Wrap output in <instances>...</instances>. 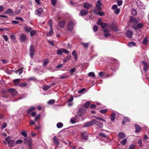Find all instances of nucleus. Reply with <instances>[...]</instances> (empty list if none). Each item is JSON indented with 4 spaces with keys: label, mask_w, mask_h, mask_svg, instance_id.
Masks as SVG:
<instances>
[{
    "label": "nucleus",
    "mask_w": 149,
    "mask_h": 149,
    "mask_svg": "<svg viewBox=\"0 0 149 149\" xmlns=\"http://www.w3.org/2000/svg\"><path fill=\"white\" fill-rule=\"evenodd\" d=\"M40 115L38 114L37 116L35 118V121H37L38 120L40 119Z\"/></svg>",
    "instance_id": "64"
},
{
    "label": "nucleus",
    "mask_w": 149,
    "mask_h": 149,
    "mask_svg": "<svg viewBox=\"0 0 149 149\" xmlns=\"http://www.w3.org/2000/svg\"><path fill=\"white\" fill-rule=\"evenodd\" d=\"M88 13V11L85 10H81L80 11V15L81 16H84V15H85Z\"/></svg>",
    "instance_id": "22"
},
{
    "label": "nucleus",
    "mask_w": 149,
    "mask_h": 149,
    "mask_svg": "<svg viewBox=\"0 0 149 149\" xmlns=\"http://www.w3.org/2000/svg\"><path fill=\"white\" fill-rule=\"evenodd\" d=\"M117 1V4L118 6H120L121 5H122L123 3V1L122 0H118V1Z\"/></svg>",
    "instance_id": "53"
},
{
    "label": "nucleus",
    "mask_w": 149,
    "mask_h": 149,
    "mask_svg": "<svg viewBox=\"0 0 149 149\" xmlns=\"http://www.w3.org/2000/svg\"><path fill=\"white\" fill-rule=\"evenodd\" d=\"M32 28L31 27H29L28 26H26L24 28V30L27 33H30L32 29Z\"/></svg>",
    "instance_id": "28"
},
{
    "label": "nucleus",
    "mask_w": 149,
    "mask_h": 149,
    "mask_svg": "<svg viewBox=\"0 0 149 149\" xmlns=\"http://www.w3.org/2000/svg\"><path fill=\"white\" fill-rule=\"evenodd\" d=\"M116 115V114L115 113H113L112 114L111 117V120L113 121H114V120Z\"/></svg>",
    "instance_id": "35"
},
{
    "label": "nucleus",
    "mask_w": 149,
    "mask_h": 149,
    "mask_svg": "<svg viewBox=\"0 0 149 149\" xmlns=\"http://www.w3.org/2000/svg\"><path fill=\"white\" fill-rule=\"evenodd\" d=\"M72 54L73 56L74 57L75 60L76 61L77 60V54L76 51V50H74L72 53Z\"/></svg>",
    "instance_id": "23"
},
{
    "label": "nucleus",
    "mask_w": 149,
    "mask_h": 149,
    "mask_svg": "<svg viewBox=\"0 0 149 149\" xmlns=\"http://www.w3.org/2000/svg\"><path fill=\"white\" fill-rule=\"evenodd\" d=\"M13 13V11L12 10L10 9H8L7 11L4 14H5L6 13Z\"/></svg>",
    "instance_id": "62"
},
{
    "label": "nucleus",
    "mask_w": 149,
    "mask_h": 149,
    "mask_svg": "<svg viewBox=\"0 0 149 149\" xmlns=\"http://www.w3.org/2000/svg\"><path fill=\"white\" fill-rule=\"evenodd\" d=\"M14 140H10L8 142V143L10 146L11 147L13 146H14Z\"/></svg>",
    "instance_id": "26"
},
{
    "label": "nucleus",
    "mask_w": 149,
    "mask_h": 149,
    "mask_svg": "<svg viewBox=\"0 0 149 149\" xmlns=\"http://www.w3.org/2000/svg\"><path fill=\"white\" fill-rule=\"evenodd\" d=\"M2 37L5 41H7L8 40V36L6 35H3L2 36Z\"/></svg>",
    "instance_id": "49"
},
{
    "label": "nucleus",
    "mask_w": 149,
    "mask_h": 149,
    "mask_svg": "<svg viewBox=\"0 0 149 149\" xmlns=\"http://www.w3.org/2000/svg\"><path fill=\"white\" fill-rule=\"evenodd\" d=\"M43 9L41 8H38L35 11V14L38 15H40L42 13Z\"/></svg>",
    "instance_id": "13"
},
{
    "label": "nucleus",
    "mask_w": 149,
    "mask_h": 149,
    "mask_svg": "<svg viewBox=\"0 0 149 149\" xmlns=\"http://www.w3.org/2000/svg\"><path fill=\"white\" fill-rule=\"evenodd\" d=\"M99 76L101 77H103V78H105L109 77V75L108 74L106 73H103L102 72H101L98 73Z\"/></svg>",
    "instance_id": "9"
},
{
    "label": "nucleus",
    "mask_w": 149,
    "mask_h": 149,
    "mask_svg": "<svg viewBox=\"0 0 149 149\" xmlns=\"http://www.w3.org/2000/svg\"><path fill=\"white\" fill-rule=\"evenodd\" d=\"M98 29V27L96 26V25H94L93 27V30L95 32H96L97 31V29Z\"/></svg>",
    "instance_id": "57"
},
{
    "label": "nucleus",
    "mask_w": 149,
    "mask_h": 149,
    "mask_svg": "<svg viewBox=\"0 0 149 149\" xmlns=\"http://www.w3.org/2000/svg\"><path fill=\"white\" fill-rule=\"evenodd\" d=\"M127 139H125L120 142V143L123 145H125L127 143Z\"/></svg>",
    "instance_id": "38"
},
{
    "label": "nucleus",
    "mask_w": 149,
    "mask_h": 149,
    "mask_svg": "<svg viewBox=\"0 0 149 149\" xmlns=\"http://www.w3.org/2000/svg\"><path fill=\"white\" fill-rule=\"evenodd\" d=\"M134 126L136 129L135 132L136 133L139 132L141 129V127L138 125L136 124H135Z\"/></svg>",
    "instance_id": "16"
},
{
    "label": "nucleus",
    "mask_w": 149,
    "mask_h": 149,
    "mask_svg": "<svg viewBox=\"0 0 149 149\" xmlns=\"http://www.w3.org/2000/svg\"><path fill=\"white\" fill-rule=\"evenodd\" d=\"M55 101L54 100H50L48 102V104H52L54 103Z\"/></svg>",
    "instance_id": "50"
},
{
    "label": "nucleus",
    "mask_w": 149,
    "mask_h": 149,
    "mask_svg": "<svg viewBox=\"0 0 149 149\" xmlns=\"http://www.w3.org/2000/svg\"><path fill=\"white\" fill-rule=\"evenodd\" d=\"M20 79H17L13 80V82L16 86L18 85L20 83Z\"/></svg>",
    "instance_id": "27"
},
{
    "label": "nucleus",
    "mask_w": 149,
    "mask_h": 149,
    "mask_svg": "<svg viewBox=\"0 0 149 149\" xmlns=\"http://www.w3.org/2000/svg\"><path fill=\"white\" fill-rule=\"evenodd\" d=\"M135 146L134 145H130L129 147V149H134L135 148Z\"/></svg>",
    "instance_id": "59"
},
{
    "label": "nucleus",
    "mask_w": 149,
    "mask_h": 149,
    "mask_svg": "<svg viewBox=\"0 0 149 149\" xmlns=\"http://www.w3.org/2000/svg\"><path fill=\"white\" fill-rule=\"evenodd\" d=\"M108 109H102L100 110V112L101 113H106Z\"/></svg>",
    "instance_id": "47"
},
{
    "label": "nucleus",
    "mask_w": 149,
    "mask_h": 149,
    "mask_svg": "<svg viewBox=\"0 0 149 149\" xmlns=\"http://www.w3.org/2000/svg\"><path fill=\"white\" fill-rule=\"evenodd\" d=\"M88 75L89 77H95V75L94 72H89Z\"/></svg>",
    "instance_id": "41"
},
{
    "label": "nucleus",
    "mask_w": 149,
    "mask_h": 149,
    "mask_svg": "<svg viewBox=\"0 0 149 149\" xmlns=\"http://www.w3.org/2000/svg\"><path fill=\"white\" fill-rule=\"evenodd\" d=\"M81 136L84 140H87L88 139V134L86 132H84L81 133Z\"/></svg>",
    "instance_id": "8"
},
{
    "label": "nucleus",
    "mask_w": 149,
    "mask_h": 149,
    "mask_svg": "<svg viewBox=\"0 0 149 149\" xmlns=\"http://www.w3.org/2000/svg\"><path fill=\"white\" fill-rule=\"evenodd\" d=\"M50 88V86L48 85L43 86V89L44 90L46 91Z\"/></svg>",
    "instance_id": "36"
},
{
    "label": "nucleus",
    "mask_w": 149,
    "mask_h": 149,
    "mask_svg": "<svg viewBox=\"0 0 149 149\" xmlns=\"http://www.w3.org/2000/svg\"><path fill=\"white\" fill-rule=\"evenodd\" d=\"M110 25V24H107L103 22L100 24V26L102 29L103 31L104 32H107L109 31L108 29L109 27H108V26Z\"/></svg>",
    "instance_id": "1"
},
{
    "label": "nucleus",
    "mask_w": 149,
    "mask_h": 149,
    "mask_svg": "<svg viewBox=\"0 0 149 149\" xmlns=\"http://www.w3.org/2000/svg\"><path fill=\"white\" fill-rule=\"evenodd\" d=\"M133 32L131 31H127L126 33V36L129 38H131L132 37V35L133 34Z\"/></svg>",
    "instance_id": "12"
},
{
    "label": "nucleus",
    "mask_w": 149,
    "mask_h": 149,
    "mask_svg": "<svg viewBox=\"0 0 149 149\" xmlns=\"http://www.w3.org/2000/svg\"><path fill=\"white\" fill-rule=\"evenodd\" d=\"M85 112L84 108L81 107L79 109L77 112V113L79 116H81Z\"/></svg>",
    "instance_id": "7"
},
{
    "label": "nucleus",
    "mask_w": 149,
    "mask_h": 149,
    "mask_svg": "<svg viewBox=\"0 0 149 149\" xmlns=\"http://www.w3.org/2000/svg\"><path fill=\"white\" fill-rule=\"evenodd\" d=\"M54 142V143L57 146H58L59 144V142L57 138V137L55 136L52 138Z\"/></svg>",
    "instance_id": "18"
},
{
    "label": "nucleus",
    "mask_w": 149,
    "mask_h": 149,
    "mask_svg": "<svg viewBox=\"0 0 149 149\" xmlns=\"http://www.w3.org/2000/svg\"><path fill=\"white\" fill-rule=\"evenodd\" d=\"M148 42V39L147 38V37H146L143 41V43L144 45H146L147 44Z\"/></svg>",
    "instance_id": "43"
},
{
    "label": "nucleus",
    "mask_w": 149,
    "mask_h": 149,
    "mask_svg": "<svg viewBox=\"0 0 149 149\" xmlns=\"http://www.w3.org/2000/svg\"><path fill=\"white\" fill-rule=\"evenodd\" d=\"M21 11V9H18L16 11H15V12H14V15H17L19 14Z\"/></svg>",
    "instance_id": "46"
},
{
    "label": "nucleus",
    "mask_w": 149,
    "mask_h": 149,
    "mask_svg": "<svg viewBox=\"0 0 149 149\" xmlns=\"http://www.w3.org/2000/svg\"><path fill=\"white\" fill-rule=\"evenodd\" d=\"M36 31L32 29L30 32V36H32L34 35H35L36 34Z\"/></svg>",
    "instance_id": "30"
},
{
    "label": "nucleus",
    "mask_w": 149,
    "mask_h": 149,
    "mask_svg": "<svg viewBox=\"0 0 149 149\" xmlns=\"http://www.w3.org/2000/svg\"><path fill=\"white\" fill-rule=\"evenodd\" d=\"M77 69L76 68H71L70 69L68 70V71H70V72L71 73H72L73 72H75Z\"/></svg>",
    "instance_id": "37"
},
{
    "label": "nucleus",
    "mask_w": 149,
    "mask_h": 149,
    "mask_svg": "<svg viewBox=\"0 0 149 149\" xmlns=\"http://www.w3.org/2000/svg\"><path fill=\"white\" fill-rule=\"evenodd\" d=\"M93 117H94V118H95L97 119L100 120V121H102L103 122H104V123L106 122V120L104 118H102L100 117H99L93 116Z\"/></svg>",
    "instance_id": "24"
},
{
    "label": "nucleus",
    "mask_w": 149,
    "mask_h": 149,
    "mask_svg": "<svg viewBox=\"0 0 149 149\" xmlns=\"http://www.w3.org/2000/svg\"><path fill=\"white\" fill-rule=\"evenodd\" d=\"M56 126L58 128H61L63 127V124L59 122L57 123Z\"/></svg>",
    "instance_id": "40"
},
{
    "label": "nucleus",
    "mask_w": 149,
    "mask_h": 149,
    "mask_svg": "<svg viewBox=\"0 0 149 149\" xmlns=\"http://www.w3.org/2000/svg\"><path fill=\"white\" fill-rule=\"evenodd\" d=\"M90 104V102L89 101H87L84 104V107L86 108H88Z\"/></svg>",
    "instance_id": "39"
},
{
    "label": "nucleus",
    "mask_w": 149,
    "mask_h": 149,
    "mask_svg": "<svg viewBox=\"0 0 149 149\" xmlns=\"http://www.w3.org/2000/svg\"><path fill=\"white\" fill-rule=\"evenodd\" d=\"M68 77H69V76L68 75H65L61 76V77H60L59 78H60V79H65V78H67Z\"/></svg>",
    "instance_id": "60"
},
{
    "label": "nucleus",
    "mask_w": 149,
    "mask_h": 149,
    "mask_svg": "<svg viewBox=\"0 0 149 149\" xmlns=\"http://www.w3.org/2000/svg\"><path fill=\"white\" fill-rule=\"evenodd\" d=\"M35 52V50L33 46L31 45L30 47V57L31 58H33V56L34 55Z\"/></svg>",
    "instance_id": "4"
},
{
    "label": "nucleus",
    "mask_w": 149,
    "mask_h": 149,
    "mask_svg": "<svg viewBox=\"0 0 149 149\" xmlns=\"http://www.w3.org/2000/svg\"><path fill=\"white\" fill-rule=\"evenodd\" d=\"M138 143L140 145V146L141 147L142 146V140L141 139H139L137 141Z\"/></svg>",
    "instance_id": "54"
},
{
    "label": "nucleus",
    "mask_w": 149,
    "mask_h": 149,
    "mask_svg": "<svg viewBox=\"0 0 149 149\" xmlns=\"http://www.w3.org/2000/svg\"><path fill=\"white\" fill-rule=\"evenodd\" d=\"M54 32L52 29V27H50V31L49 32L47 33V36H49L53 34Z\"/></svg>",
    "instance_id": "31"
},
{
    "label": "nucleus",
    "mask_w": 149,
    "mask_h": 149,
    "mask_svg": "<svg viewBox=\"0 0 149 149\" xmlns=\"http://www.w3.org/2000/svg\"><path fill=\"white\" fill-rule=\"evenodd\" d=\"M8 91L13 95H15L17 93V92L16 90L13 88L9 89H8Z\"/></svg>",
    "instance_id": "10"
},
{
    "label": "nucleus",
    "mask_w": 149,
    "mask_h": 149,
    "mask_svg": "<svg viewBox=\"0 0 149 149\" xmlns=\"http://www.w3.org/2000/svg\"><path fill=\"white\" fill-rule=\"evenodd\" d=\"M94 125H96L98 127L102 128L103 127V124L101 122L97 121L95 119H94Z\"/></svg>",
    "instance_id": "5"
},
{
    "label": "nucleus",
    "mask_w": 149,
    "mask_h": 149,
    "mask_svg": "<svg viewBox=\"0 0 149 149\" xmlns=\"http://www.w3.org/2000/svg\"><path fill=\"white\" fill-rule=\"evenodd\" d=\"M51 1L52 5L53 6H54L56 3L57 0H51Z\"/></svg>",
    "instance_id": "55"
},
{
    "label": "nucleus",
    "mask_w": 149,
    "mask_h": 149,
    "mask_svg": "<svg viewBox=\"0 0 149 149\" xmlns=\"http://www.w3.org/2000/svg\"><path fill=\"white\" fill-rule=\"evenodd\" d=\"M108 27H109L108 29V30H109V31H110V30L114 31H118L116 26L113 24H110V25L108 26Z\"/></svg>",
    "instance_id": "6"
},
{
    "label": "nucleus",
    "mask_w": 149,
    "mask_h": 149,
    "mask_svg": "<svg viewBox=\"0 0 149 149\" xmlns=\"http://www.w3.org/2000/svg\"><path fill=\"white\" fill-rule=\"evenodd\" d=\"M77 116L75 115V116L71 118L70 120V122L73 124H75L76 122V120L77 119Z\"/></svg>",
    "instance_id": "15"
},
{
    "label": "nucleus",
    "mask_w": 149,
    "mask_h": 149,
    "mask_svg": "<svg viewBox=\"0 0 149 149\" xmlns=\"http://www.w3.org/2000/svg\"><path fill=\"white\" fill-rule=\"evenodd\" d=\"M75 24V23L72 21H70L68 24L67 26V30L70 31H72L74 26Z\"/></svg>",
    "instance_id": "2"
},
{
    "label": "nucleus",
    "mask_w": 149,
    "mask_h": 149,
    "mask_svg": "<svg viewBox=\"0 0 149 149\" xmlns=\"http://www.w3.org/2000/svg\"><path fill=\"white\" fill-rule=\"evenodd\" d=\"M35 109V108L34 107H31L30 109H28L27 113L28 114L31 113L32 111L34 110Z\"/></svg>",
    "instance_id": "34"
},
{
    "label": "nucleus",
    "mask_w": 149,
    "mask_h": 149,
    "mask_svg": "<svg viewBox=\"0 0 149 149\" xmlns=\"http://www.w3.org/2000/svg\"><path fill=\"white\" fill-rule=\"evenodd\" d=\"M143 27V25L142 24L140 23L137 24V26L136 25H134L133 27L136 30L138 29L141 28Z\"/></svg>",
    "instance_id": "11"
},
{
    "label": "nucleus",
    "mask_w": 149,
    "mask_h": 149,
    "mask_svg": "<svg viewBox=\"0 0 149 149\" xmlns=\"http://www.w3.org/2000/svg\"><path fill=\"white\" fill-rule=\"evenodd\" d=\"M101 5L102 4L100 3V1H98L97 2V3L96 5V8L98 10H101Z\"/></svg>",
    "instance_id": "21"
},
{
    "label": "nucleus",
    "mask_w": 149,
    "mask_h": 149,
    "mask_svg": "<svg viewBox=\"0 0 149 149\" xmlns=\"http://www.w3.org/2000/svg\"><path fill=\"white\" fill-rule=\"evenodd\" d=\"M137 11L135 9H132L131 10V13L132 15H136L137 14Z\"/></svg>",
    "instance_id": "42"
},
{
    "label": "nucleus",
    "mask_w": 149,
    "mask_h": 149,
    "mask_svg": "<svg viewBox=\"0 0 149 149\" xmlns=\"http://www.w3.org/2000/svg\"><path fill=\"white\" fill-rule=\"evenodd\" d=\"M23 141L21 139L17 140L16 142V144H20L22 143Z\"/></svg>",
    "instance_id": "63"
},
{
    "label": "nucleus",
    "mask_w": 149,
    "mask_h": 149,
    "mask_svg": "<svg viewBox=\"0 0 149 149\" xmlns=\"http://www.w3.org/2000/svg\"><path fill=\"white\" fill-rule=\"evenodd\" d=\"M29 124L30 125H35V122L32 120H30Z\"/></svg>",
    "instance_id": "58"
},
{
    "label": "nucleus",
    "mask_w": 149,
    "mask_h": 149,
    "mask_svg": "<svg viewBox=\"0 0 149 149\" xmlns=\"http://www.w3.org/2000/svg\"><path fill=\"white\" fill-rule=\"evenodd\" d=\"M118 136L120 138L123 139L125 137V135L124 133L120 132L118 134Z\"/></svg>",
    "instance_id": "25"
},
{
    "label": "nucleus",
    "mask_w": 149,
    "mask_h": 149,
    "mask_svg": "<svg viewBox=\"0 0 149 149\" xmlns=\"http://www.w3.org/2000/svg\"><path fill=\"white\" fill-rule=\"evenodd\" d=\"M49 63V60L48 59H45L44 60L43 65L44 66L46 65Z\"/></svg>",
    "instance_id": "44"
},
{
    "label": "nucleus",
    "mask_w": 149,
    "mask_h": 149,
    "mask_svg": "<svg viewBox=\"0 0 149 149\" xmlns=\"http://www.w3.org/2000/svg\"><path fill=\"white\" fill-rule=\"evenodd\" d=\"M94 125V119L86 122L84 124L83 126L84 127H87Z\"/></svg>",
    "instance_id": "3"
},
{
    "label": "nucleus",
    "mask_w": 149,
    "mask_h": 149,
    "mask_svg": "<svg viewBox=\"0 0 149 149\" xmlns=\"http://www.w3.org/2000/svg\"><path fill=\"white\" fill-rule=\"evenodd\" d=\"M48 23L49 24L50 26V27H52L53 26H52V20L50 19L48 21Z\"/></svg>",
    "instance_id": "52"
},
{
    "label": "nucleus",
    "mask_w": 149,
    "mask_h": 149,
    "mask_svg": "<svg viewBox=\"0 0 149 149\" xmlns=\"http://www.w3.org/2000/svg\"><path fill=\"white\" fill-rule=\"evenodd\" d=\"M63 52L62 48L61 49H59L57 50L56 54L58 55H61Z\"/></svg>",
    "instance_id": "32"
},
{
    "label": "nucleus",
    "mask_w": 149,
    "mask_h": 149,
    "mask_svg": "<svg viewBox=\"0 0 149 149\" xmlns=\"http://www.w3.org/2000/svg\"><path fill=\"white\" fill-rule=\"evenodd\" d=\"M81 44L84 48L87 49L89 46L90 44V43H85L83 42H81Z\"/></svg>",
    "instance_id": "20"
},
{
    "label": "nucleus",
    "mask_w": 149,
    "mask_h": 149,
    "mask_svg": "<svg viewBox=\"0 0 149 149\" xmlns=\"http://www.w3.org/2000/svg\"><path fill=\"white\" fill-rule=\"evenodd\" d=\"M65 23V21H61L58 23L57 26L61 28H63L64 26Z\"/></svg>",
    "instance_id": "14"
},
{
    "label": "nucleus",
    "mask_w": 149,
    "mask_h": 149,
    "mask_svg": "<svg viewBox=\"0 0 149 149\" xmlns=\"http://www.w3.org/2000/svg\"><path fill=\"white\" fill-rule=\"evenodd\" d=\"M21 134L24 136L25 137H26L27 136V134L25 131L22 132H21Z\"/></svg>",
    "instance_id": "48"
},
{
    "label": "nucleus",
    "mask_w": 149,
    "mask_h": 149,
    "mask_svg": "<svg viewBox=\"0 0 149 149\" xmlns=\"http://www.w3.org/2000/svg\"><path fill=\"white\" fill-rule=\"evenodd\" d=\"M99 136L103 137H106L107 136L103 133H100L99 134Z\"/></svg>",
    "instance_id": "51"
},
{
    "label": "nucleus",
    "mask_w": 149,
    "mask_h": 149,
    "mask_svg": "<svg viewBox=\"0 0 149 149\" xmlns=\"http://www.w3.org/2000/svg\"><path fill=\"white\" fill-rule=\"evenodd\" d=\"M130 121V119L127 117H125L123 119L122 124L123 125L125 124V122H129Z\"/></svg>",
    "instance_id": "19"
},
{
    "label": "nucleus",
    "mask_w": 149,
    "mask_h": 149,
    "mask_svg": "<svg viewBox=\"0 0 149 149\" xmlns=\"http://www.w3.org/2000/svg\"><path fill=\"white\" fill-rule=\"evenodd\" d=\"M136 45V43L133 42H129L128 44V45L130 47H132L134 46H135Z\"/></svg>",
    "instance_id": "33"
},
{
    "label": "nucleus",
    "mask_w": 149,
    "mask_h": 149,
    "mask_svg": "<svg viewBox=\"0 0 149 149\" xmlns=\"http://www.w3.org/2000/svg\"><path fill=\"white\" fill-rule=\"evenodd\" d=\"M83 6L85 8L88 9L90 7V4L88 3H85L84 4Z\"/></svg>",
    "instance_id": "29"
},
{
    "label": "nucleus",
    "mask_w": 149,
    "mask_h": 149,
    "mask_svg": "<svg viewBox=\"0 0 149 149\" xmlns=\"http://www.w3.org/2000/svg\"><path fill=\"white\" fill-rule=\"evenodd\" d=\"M63 52H64L66 54H68L69 53V51L67 50L62 48Z\"/></svg>",
    "instance_id": "61"
},
{
    "label": "nucleus",
    "mask_w": 149,
    "mask_h": 149,
    "mask_svg": "<svg viewBox=\"0 0 149 149\" xmlns=\"http://www.w3.org/2000/svg\"><path fill=\"white\" fill-rule=\"evenodd\" d=\"M20 40L22 42H24L26 38V36L24 34H22L20 36Z\"/></svg>",
    "instance_id": "17"
},
{
    "label": "nucleus",
    "mask_w": 149,
    "mask_h": 149,
    "mask_svg": "<svg viewBox=\"0 0 149 149\" xmlns=\"http://www.w3.org/2000/svg\"><path fill=\"white\" fill-rule=\"evenodd\" d=\"M85 91V88H83L78 91V93H81Z\"/></svg>",
    "instance_id": "56"
},
{
    "label": "nucleus",
    "mask_w": 149,
    "mask_h": 149,
    "mask_svg": "<svg viewBox=\"0 0 149 149\" xmlns=\"http://www.w3.org/2000/svg\"><path fill=\"white\" fill-rule=\"evenodd\" d=\"M7 126V124L6 123H3L1 127V128L2 129L5 128Z\"/></svg>",
    "instance_id": "45"
}]
</instances>
